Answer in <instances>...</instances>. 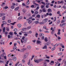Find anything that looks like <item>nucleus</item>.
I'll return each instance as SVG.
<instances>
[{
	"mask_svg": "<svg viewBox=\"0 0 66 66\" xmlns=\"http://www.w3.org/2000/svg\"><path fill=\"white\" fill-rule=\"evenodd\" d=\"M33 3L34 4H35V5H38L36 3H35V1H33Z\"/></svg>",
	"mask_w": 66,
	"mask_h": 66,
	"instance_id": "obj_16",
	"label": "nucleus"
},
{
	"mask_svg": "<svg viewBox=\"0 0 66 66\" xmlns=\"http://www.w3.org/2000/svg\"><path fill=\"white\" fill-rule=\"evenodd\" d=\"M46 62H49L50 61H49V60H48V59H46L45 60Z\"/></svg>",
	"mask_w": 66,
	"mask_h": 66,
	"instance_id": "obj_47",
	"label": "nucleus"
},
{
	"mask_svg": "<svg viewBox=\"0 0 66 66\" xmlns=\"http://www.w3.org/2000/svg\"><path fill=\"white\" fill-rule=\"evenodd\" d=\"M38 35V33H36L35 34V36L36 37H37V36Z\"/></svg>",
	"mask_w": 66,
	"mask_h": 66,
	"instance_id": "obj_34",
	"label": "nucleus"
},
{
	"mask_svg": "<svg viewBox=\"0 0 66 66\" xmlns=\"http://www.w3.org/2000/svg\"><path fill=\"white\" fill-rule=\"evenodd\" d=\"M66 26V23H63L62 24V26L63 27V26L64 27H65V26Z\"/></svg>",
	"mask_w": 66,
	"mask_h": 66,
	"instance_id": "obj_11",
	"label": "nucleus"
},
{
	"mask_svg": "<svg viewBox=\"0 0 66 66\" xmlns=\"http://www.w3.org/2000/svg\"><path fill=\"white\" fill-rule=\"evenodd\" d=\"M9 34L10 35H13V33H12V32H10L9 33Z\"/></svg>",
	"mask_w": 66,
	"mask_h": 66,
	"instance_id": "obj_41",
	"label": "nucleus"
},
{
	"mask_svg": "<svg viewBox=\"0 0 66 66\" xmlns=\"http://www.w3.org/2000/svg\"><path fill=\"white\" fill-rule=\"evenodd\" d=\"M23 12L24 13H25L26 11H25V10H24V9L23 10Z\"/></svg>",
	"mask_w": 66,
	"mask_h": 66,
	"instance_id": "obj_57",
	"label": "nucleus"
},
{
	"mask_svg": "<svg viewBox=\"0 0 66 66\" xmlns=\"http://www.w3.org/2000/svg\"><path fill=\"white\" fill-rule=\"evenodd\" d=\"M15 8V7L14 6L12 5L11 6V9H14Z\"/></svg>",
	"mask_w": 66,
	"mask_h": 66,
	"instance_id": "obj_22",
	"label": "nucleus"
},
{
	"mask_svg": "<svg viewBox=\"0 0 66 66\" xmlns=\"http://www.w3.org/2000/svg\"><path fill=\"white\" fill-rule=\"evenodd\" d=\"M1 14L2 16H4V15H5V14H4V13H2Z\"/></svg>",
	"mask_w": 66,
	"mask_h": 66,
	"instance_id": "obj_52",
	"label": "nucleus"
},
{
	"mask_svg": "<svg viewBox=\"0 0 66 66\" xmlns=\"http://www.w3.org/2000/svg\"><path fill=\"white\" fill-rule=\"evenodd\" d=\"M25 37H26L23 36L22 37V40H24V38H25Z\"/></svg>",
	"mask_w": 66,
	"mask_h": 66,
	"instance_id": "obj_42",
	"label": "nucleus"
},
{
	"mask_svg": "<svg viewBox=\"0 0 66 66\" xmlns=\"http://www.w3.org/2000/svg\"><path fill=\"white\" fill-rule=\"evenodd\" d=\"M3 32H5V27H4L3 29Z\"/></svg>",
	"mask_w": 66,
	"mask_h": 66,
	"instance_id": "obj_17",
	"label": "nucleus"
},
{
	"mask_svg": "<svg viewBox=\"0 0 66 66\" xmlns=\"http://www.w3.org/2000/svg\"><path fill=\"white\" fill-rule=\"evenodd\" d=\"M37 17H38V18H39V17H40V15L39 14L37 15Z\"/></svg>",
	"mask_w": 66,
	"mask_h": 66,
	"instance_id": "obj_49",
	"label": "nucleus"
},
{
	"mask_svg": "<svg viewBox=\"0 0 66 66\" xmlns=\"http://www.w3.org/2000/svg\"><path fill=\"white\" fill-rule=\"evenodd\" d=\"M46 4L47 5H50V3H46Z\"/></svg>",
	"mask_w": 66,
	"mask_h": 66,
	"instance_id": "obj_20",
	"label": "nucleus"
},
{
	"mask_svg": "<svg viewBox=\"0 0 66 66\" xmlns=\"http://www.w3.org/2000/svg\"><path fill=\"white\" fill-rule=\"evenodd\" d=\"M34 61L35 63H39V60L38 59H37L36 60H34Z\"/></svg>",
	"mask_w": 66,
	"mask_h": 66,
	"instance_id": "obj_3",
	"label": "nucleus"
},
{
	"mask_svg": "<svg viewBox=\"0 0 66 66\" xmlns=\"http://www.w3.org/2000/svg\"><path fill=\"white\" fill-rule=\"evenodd\" d=\"M13 50H15L17 49V47H16V46H14L13 47Z\"/></svg>",
	"mask_w": 66,
	"mask_h": 66,
	"instance_id": "obj_21",
	"label": "nucleus"
},
{
	"mask_svg": "<svg viewBox=\"0 0 66 66\" xmlns=\"http://www.w3.org/2000/svg\"><path fill=\"white\" fill-rule=\"evenodd\" d=\"M27 30V28H22V30L23 31V32H24V30Z\"/></svg>",
	"mask_w": 66,
	"mask_h": 66,
	"instance_id": "obj_15",
	"label": "nucleus"
},
{
	"mask_svg": "<svg viewBox=\"0 0 66 66\" xmlns=\"http://www.w3.org/2000/svg\"><path fill=\"white\" fill-rule=\"evenodd\" d=\"M29 53H26L24 54L23 57V59H26L27 57V56H28V55H29Z\"/></svg>",
	"mask_w": 66,
	"mask_h": 66,
	"instance_id": "obj_1",
	"label": "nucleus"
},
{
	"mask_svg": "<svg viewBox=\"0 0 66 66\" xmlns=\"http://www.w3.org/2000/svg\"><path fill=\"white\" fill-rule=\"evenodd\" d=\"M16 22H14V23H10L11 24H12V25H14L15 24V23H16Z\"/></svg>",
	"mask_w": 66,
	"mask_h": 66,
	"instance_id": "obj_33",
	"label": "nucleus"
},
{
	"mask_svg": "<svg viewBox=\"0 0 66 66\" xmlns=\"http://www.w3.org/2000/svg\"><path fill=\"white\" fill-rule=\"evenodd\" d=\"M5 16H3V18H2V20H5Z\"/></svg>",
	"mask_w": 66,
	"mask_h": 66,
	"instance_id": "obj_32",
	"label": "nucleus"
},
{
	"mask_svg": "<svg viewBox=\"0 0 66 66\" xmlns=\"http://www.w3.org/2000/svg\"><path fill=\"white\" fill-rule=\"evenodd\" d=\"M23 18V17L22 16H19L18 18V19L19 20H21Z\"/></svg>",
	"mask_w": 66,
	"mask_h": 66,
	"instance_id": "obj_8",
	"label": "nucleus"
},
{
	"mask_svg": "<svg viewBox=\"0 0 66 66\" xmlns=\"http://www.w3.org/2000/svg\"><path fill=\"white\" fill-rule=\"evenodd\" d=\"M43 35H44V34L40 33L39 34V37H42V36H43Z\"/></svg>",
	"mask_w": 66,
	"mask_h": 66,
	"instance_id": "obj_4",
	"label": "nucleus"
},
{
	"mask_svg": "<svg viewBox=\"0 0 66 66\" xmlns=\"http://www.w3.org/2000/svg\"><path fill=\"white\" fill-rule=\"evenodd\" d=\"M38 13V11H35V12L34 14H35V15H36V14H37Z\"/></svg>",
	"mask_w": 66,
	"mask_h": 66,
	"instance_id": "obj_24",
	"label": "nucleus"
},
{
	"mask_svg": "<svg viewBox=\"0 0 66 66\" xmlns=\"http://www.w3.org/2000/svg\"><path fill=\"white\" fill-rule=\"evenodd\" d=\"M22 5H23V6H26V4L24 3H23L22 4Z\"/></svg>",
	"mask_w": 66,
	"mask_h": 66,
	"instance_id": "obj_45",
	"label": "nucleus"
},
{
	"mask_svg": "<svg viewBox=\"0 0 66 66\" xmlns=\"http://www.w3.org/2000/svg\"><path fill=\"white\" fill-rule=\"evenodd\" d=\"M22 62L23 63H25V60H24V59H23V60H22Z\"/></svg>",
	"mask_w": 66,
	"mask_h": 66,
	"instance_id": "obj_35",
	"label": "nucleus"
},
{
	"mask_svg": "<svg viewBox=\"0 0 66 66\" xmlns=\"http://www.w3.org/2000/svg\"><path fill=\"white\" fill-rule=\"evenodd\" d=\"M44 29H46V30H48V29H46L47 28V27L45 26H44L43 27Z\"/></svg>",
	"mask_w": 66,
	"mask_h": 66,
	"instance_id": "obj_29",
	"label": "nucleus"
},
{
	"mask_svg": "<svg viewBox=\"0 0 66 66\" xmlns=\"http://www.w3.org/2000/svg\"><path fill=\"white\" fill-rule=\"evenodd\" d=\"M57 38L59 40L60 39H61V37H58Z\"/></svg>",
	"mask_w": 66,
	"mask_h": 66,
	"instance_id": "obj_60",
	"label": "nucleus"
},
{
	"mask_svg": "<svg viewBox=\"0 0 66 66\" xmlns=\"http://www.w3.org/2000/svg\"><path fill=\"white\" fill-rule=\"evenodd\" d=\"M28 40V38H26L24 40V43H26V42H27V41Z\"/></svg>",
	"mask_w": 66,
	"mask_h": 66,
	"instance_id": "obj_7",
	"label": "nucleus"
},
{
	"mask_svg": "<svg viewBox=\"0 0 66 66\" xmlns=\"http://www.w3.org/2000/svg\"><path fill=\"white\" fill-rule=\"evenodd\" d=\"M13 30L14 32H17V29L16 28L14 29Z\"/></svg>",
	"mask_w": 66,
	"mask_h": 66,
	"instance_id": "obj_27",
	"label": "nucleus"
},
{
	"mask_svg": "<svg viewBox=\"0 0 66 66\" xmlns=\"http://www.w3.org/2000/svg\"><path fill=\"white\" fill-rule=\"evenodd\" d=\"M34 7V5H32L31 6V7H32V8H33Z\"/></svg>",
	"mask_w": 66,
	"mask_h": 66,
	"instance_id": "obj_62",
	"label": "nucleus"
},
{
	"mask_svg": "<svg viewBox=\"0 0 66 66\" xmlns=\"http://www.w3.org/2000/svg\"><path fill=\"white\" fill-rule=\"evenodd\" d=\"M29 4L30 2H29V0H28V1L27 2L26 4H27V5H29Z\"/></svg>",
	"mask_w": 66,
	"mask_h": 66,
	"instance_id": "obj_19",
	"label": "nucleus"
},
{
	"mask_svg": "<svg viewBox=\"0 0 66 66\" xmlns=\"http://www.w3.org/2000/svg\"><path fill=\"white\" fill-rule=\"evenodd\" d=\"M26 49L25 48H23L22 49H21V50H20V52H24L25 50H26Z\"/></svg>",
	"mask_w": 66,
	"mask_h": 66,
	"instance_id": "obj_2",
	"label": "nucleus"
},
{
	"mask_svg": "<svg viewBox=\"0 0 66 66\" xmlns=\"http://www.w3.org/2000/svg\"><path fill=\"white\" fill-rule=\"evenodd\" d=\"M38 60L39 62H42V61H43L44 60V59H39Z\"/></svg>",
	"mask_w": 66,
	"mask_h": 66,
	"instance_id": "obj_9",
	"label": "nucleus"
},
{
	"mask_svg": "<svg viewBox=\"0 0 66 66\" xmlns=\"http://www.w3.org/2000/svg\"><path fill=\"white\" fill-rule=\"evenodd\" d=\"M44 40L46 42H48V41H47V38H45L44 39Z\"/></svg>",
	"mask_w": 66,
	"mask_h": 66,
	"instance_id": "obj_38",
	"label": "nucleus"
},
{
	"mask_svg": "<svg viewBox=\"0 0 66 66\" xmlns=\"http://www.w3.org/2000/svg\"><path fill=\"white\" fill-rule=\"evenodd\" d=\"M8 23H11V20H8Z\"/></svg>",
	"mask_w": 66,
	"mask_h": 66,
	"instance_id": "obj_36",
	"label": "nucleus"
},
{
	"mask_svg": "<svg viewBox=\"0 0 66 66\" xmlns=\"http://www.w3.org/2000/svg\"><path fill=\"white\" fill-rule=\"evenodd\" d=\"M27 48H28V49H29L30 50V49H31V46H30L29 45H28L27 46Z\"/></svg>",
	"mask_w": 66,
	"mask_h": 66,
	"instance_id": "obj_13",
	"label": "nucleus"
},
{
	"mask_svg": "<svg viewBox=\"0 0 66 66\" xmlns=\"http://www.w3.org/2000/svg\"><path fill=\"white\" fill-rule=\"evenodd\" d=\"M2 22L4 24H7L6 22L5 21H3Z\"/></svg>",
	"mask_w": 66,
	"mask_h": 66,
	"instance_id": "obj_18",
	"label": "nucleus"
},
{
	"mask_svg": "<svg viewBox=\"0 0 66 66\" xmlns=\"http://www.w3.org/2000/svg\"><path fill=\"white\" fill-rule=\"evenodd\" d=\"M46 8H48V7H49V6L48 5H46Z\"/></svg>",
	"mask_w": 66,
	"mask_h": 66,
	"instance_id": "obj_63",
	"label": "nucleus"
},
{
	"mask_svg": "<svg viewBox=\"0 0 66 66\" xmlns=\"http://www.w3.org/2000/svg\"><path fill=\"white\" fill-rule=\"evenodd\" d=\"M11 55H12V54L11 53L10 54L8 55V56L9 57H10L11 56Z\"/></svg>",
	"mask_w": 66,
	"mask_h": 66,
	"instance_id": "obj_43",
	"label": "nucleus"
},
{
	"mask_svg": "<svg viewBox=\"0 0 66 66\" xmlns=\"http://www.w3.org/2000/svg\"><path fill=\"white\" fill-rule=\"evenodd\" d=\"M47 19H45L44 20H43V22H46L47 21Z\"/></svg>",
	"mask_w": 66,
	"mask_h": 66,
	"instance_id": "obj_6",
	"label": "nucleus"
},
{
	"mask_svg": "<svg viewBox=\"0 0 66 66\" xmlns=\"http://www.w3.org/2000/svg\"><path fill=\"white\" fill-rule=\"evenodd\" d=\"M55 47H54L52 49V51H53V50H55Z\"/></svg>",
	"mask_w": 66,
	"mask_h": 66,
	"instance_id": "obj_55",
	"label": "nucleus"
},
{
	"mask_svg": "<svg viewBox=\"0 0 66 66\" xmlns=\"http://www.w3.org/2000/svg\"><path fill=\"white\" fill-rule=\"evenodd\" d=\"M31 13H32V14H34V11H33V10H31Z\"/></svg>",
	"mask_w": 66,
	"mask_h": 66,
	"instance_id": "obj_56",
	"label": "nucleus"
},
{
	"mask_svg": "<svg viewBox=\"0 0 66 66\" xmlns=\"http://www.w3.org/2000/svg\"><path fill=\"white\" fill-rule=\"evenodd\" d=\"M38 22H39L38 21H35L34 22L35 23H36V24H38Z\"/></svg>",
	"mask_w": 66,
	"mask_h": 66,
	"instance_id": "obj_37",
	"label": "nucleus"
},
{
	"mask_svg": "<svg viewBox=\"0 0 66 66\" xmlns=\"http://www.w3.org/2000/svg\"><path fill=\"white\" fill-rule=\"evenodd\" d=\"M19 9V7H16L15 9V11H17Z\"/></svg>",
	"mask_w": 66,
	"mask_h": 66,
	"instance_id": "obj_25",
	"label": "nucleus"
},
{
	"mask_svg": "<svg viewBox=\"0 0 66 66\" xmlns=\"http://www.w3.org/2000/svg\"><path fill=\"white\" fill-rule=\"evenodd\" d=\"M43 11L44 12H46V10L45 9H43Z\"/></svg>",
	"mask_w": 66,
	"mask_h": 66,
	"instance_id": "obj_46",
	"label": "nucleus"
},
{
	"mask_svg": "<svg viewBox=\"0 0 66 66\" xmlns=\"http://www.w3.org/2000/svg\"><path fill=\"white\" fill-rule=\"evenodd\" d=\"M54 61H51V63H50V65H53V64H54Z\"/></svg>",
	"mask_w": 66,
	"mask_h": 66,
	"instance_id": "obj_5",
	"label": "nucleus"
},
{
	"mask_svg": "<svg viewBox=\"0 0 66 66\" xmlns=\"http://www.w3.org/2000/svg\"><path fill=\"white\" fill-rule=\"evenodd\" d=\"M60 34H61V32H58L57 33V34H58V35H60Z\"/></svg>",
	"mask_w": 66,
	"mask_h": 66,
	"instance_id": "obj_61",
	"label": "nucleus"
},
{
	"mask_svg": "<svg viewBox=\"0 0 66 66\" xmlns=\"http://www.w3.org/2000/svg\"><path fill=\"white\" fill-rule=\"evenodd\" d=\"M41 7L42 9H43L44 7V5H42L41 6Z\"/></svg>",
	"mask_w": 66,
	"mask_h": 66,
	"instance_id": "obj_48",
	"label": "nucleus"
},
{
	"mask_svg": "<svg viewBox=\"0 0 66 66\" xmlns=\"http://www.w3.org/2000/svg\"><path fill=\"white\" fill-rule=\"evenodd\" d=\"M50 41H48L47 43H46V45L47 46H49L50 44Z\"/></svg>",
	"mask_w": 66,
	"mask_h": 66,
	"instance_id": "obj_10",
	"label": "nucleus"
},
{
	"mask_svg": "<svg viewBox=\"0 0 66 66\" xmlns=\"http://www.w3.org/2000/svg\"><path fill=\"white\" fill-rule=\"evenodd\" d=\"M31 27L29 26L27 28H26L28 30V29H31Z\"/></svg>",
	"mask_w": 66,
	"mask_h": 66,
	"instance_id": "obj_30",
	"label": "nucleus"
},
{
	"mask_svg": "<svg viewBox=\"0 0 66 66\" xmlns=\"http://www.w3.org/2000/svg\"><path fill=\"white\" fill-rule=\"evenodd\" d=\"M65 20H63L62 22H61V23H63L64 22H65Z\"/></svg>",
	"mask_w": 66,
	"mask_h": 66,
	"instance_id": "obj_54",
	"label": "nucleus"
},
{
	"mask_svg": "<svg viewBox=\"0 0 66 66\" xmlns=\"http://www.w3.org/2000/svg\"><path fill=\"white\" fill-rule=\"evenodd\" d=\"M18 27H19V28H20L21 27V25L20 24H18Z\"/></svg>",
	"mask_w": 66,
	"mask_h": 66,
	"instance_id": "obj_23",
	"label": "nucleus"
},
{
	"mask_svg": "<svg viewBox=\"0 0 66 66\" xmlns=\"http://www.w3.org/2000/svg\"><path fill=\"white\" fill-rule=\"evenodd\" d=\"M37 43L38 44H40L41 43V42L40 41L38 40L37 41Z\"/></svg>",
	"mask_w": 66,
	"mask_h": 66,
	"instance_id": "obj_39",
	"label": "nucleus"
},
{
	"mask_svg": "<svg viewBox=\"0 0 66 66\" xmlns=\"http://www.w3.org/2000/svg\"><path fill=\"white\" fill-rule=\"evenodd\" d=\"M63 53H58V55H62Z\"/></svg>",
	"mask_w": 66,
	"mask_h": 66,
	"instance_id": "obj_31",
	"label": "nucleus"
},
{
	"mask_svg": "<svg viewBox=\"0 0 66 66\" xmlns=\"http://www.w3.org/2000/svg\"><path fill=\"white\" fill-rule=\"evenodd\" d=\"M50 11H51V12H50V13H51V12H52V11L51 10V9H48L47 12H48V13H49L50 12Z\"/></svg>",
	"mask_w": 66,
	"mask_h": 66,
	"instance_id": "obj_12",
	"label": "nucleus"
},
{
	"mask_svg": "<svg viewBox=\"0 0 66 66\" xmlns=\"http://www.w3.org/2000/svg\"><path fill=\"white\" fill-rule=\"evenodd\" d=\"M54 33V30H53L51 32V34H53V33Z\"/></svg>",
	"mask_w": 66,
	"mask_h": 66,
	"instance_id": "obj_28",
	"label": "nucleus"
},
{
	"mask_svg": "<svg viewBox=\"0 0 66 66\" xmlns=\"http://www.w3.org/2000/svg\"><path fill=\"white\" fill-rule=\"evenodd\" d=\"M6 30L7 31H9V28H6Z\"/></svg>",
	"mask_w": 66,
	"mask_h": 66,
	"instance_id": "obj_64",
	"label": "nucleus"
},
{
	"mask_svg": "<svg viewBox=\"0 0 66 66\" xmlns=\"http://www.w3.org/2000/svg\"><path fill=\"white\" fill-rule=\"evenodd\" d=\"M31 20H29L28 21V23H31Z\"/></svg>",
	"mask_w": 66,
	"mask_h": 66,
	"instance_id": "obj_44",
	"label": "nucleus"
},
{
	"mask_svg": "<svg viewBox=\"0 0 66 66\" xmlns=\"http://www.w3.org/2000/svg\"><path fill=\"white\" fill-rule=\"evenodd\" d=\"M1 42L4 45V42H3V40H2L1 41Z\"/></svg>",
	"mask_w": 66,
	"mask_h": 66,
	"instance_id": "obj_50",
	"label": "nucleus"
},
{
	"mask_svg": "<svg viewBox=\"0 0 66 66\" xmlns=\"http://www.w3.org/2000/svg\"><path fill=\"white\" fill-rule=\"evenodd\" d=\"M44 38H45V37L44 36H43L41 38L42 39H44Z\"/></svg>",
	"mask_w": 66,
	"mask_h": 66,
	"instance_id": "obj_53",
	"label": "nucleus"
},
{
	"mask_svg": "<svg viewBox=\"0 0 66 66\" xmlns=\"http://www.w3.org/2000/svg\"><path fill=\"white\" fill-rule=\"evenodd\" d=\"M21 41L22 43H23V42H24V41L23 40H22V39H21Z\"/></svg>",
	"mask_w": 66,
	"mask_h": 66,
	"instance_id": "obj_26",
	"label": "nucleus"
},
{
	"mask_svg": "<svg viewBox=\"0 0 66 66\" xmlns=\"http://www.w3.org/2000/svg\"><path fill=\"white\" fill-rule=\"evenodd\" d=\"M24 35L25 36H28V34L26 33L24 34Z\"/></svg>",
	"mask_w": 66,
	"mask_h": 66,
	"instance_id": "obj_59",
	"label": "nucleus"
},
{
	"mask_svg": "<svg viewBox=\"0 0 66 66\" xmlns=\"http://www.w3.org/2000/svg\"><path fill=\"white\" fill-rule=\"evenodd\" d=\"M64 2L63 1H61V2H60V3H61L62 4H63Z\"/></svg>",
	"mask_w": 66,
	"mask_h": 66,
	"instance_id": "obj_51",
	"label": "nucleus"
},
{
	"mask_svg": "<svg viewBox=\"0 0 66 66\" xmlns=\"http://www.w3.org/2000/svg\"><path fill=\"white\" fill-rule=\"evenodd\" d=\"M43 12V11L42 10H39V12L40 13H42V12Z\"/></svg>",
	"mask_w": 66,
	"mask_h": 66,
	"instance_id": "obj_58",
	"label": "nucleus"
},
{
	"mask_svg": "<svg viewBox=\"0 0 66 66\" xmlns=\"http://www.w3.org/2000/svg\"><path fill=\"white\" fill-rule=\"evenodd\" d=\"M47 46L46 45H45L43 48V49H47Z\"/></svg>",
	"mask_w": 66,
	"mask_h": 66,
	"instance_id": "obj_14",
	"label": "nucleus"
},
{
	"mask_svg": "<svg viewBox=\"0 0 66 66\" xmlns=\"http://www.w3.org/2000/svg\"><path fill=\"white\" fill-rule=\"evenodd\" d=\"M12 59H13L14 60H14V61H15L16 60V57H15L13 58Z\"/></svg>",
	"mask_w": 66,
	"mask_h": 66,
	"instance_id": "obj_40",
	"label": "nucleus"
}]
</instances>
